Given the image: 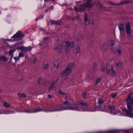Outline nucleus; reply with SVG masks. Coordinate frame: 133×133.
Segmentation results:
<instances>
[{
  "label": "nucleus",
  "instance_id": "1",
  "mask_svg": "<svg viewBox=\"0 0 133 133\" xmlns=\"http://www.w3.org/2000/svg\"><path fill=\"white\" fill-rule=\"evenodd\" d=\"M132 93L129 95L127 99V105L128 110H127L125 108H123L122 110L125 112L126 116L132 118L133 117V114L132 111L133 108V99L131 97Z\"/></svg>",
  "mask_w": 133,
  "mask_h": 133
},
{
  "label": "nucleus",
  "instance_id": "2",
  "mask_svg": "<svg viewBox=\"0 0 133 133\" xmlns=\"http://www.w3.org/2000/svg\"><path fill=\"white\" fill-rule=\"evenodd\" d=\"M70 104V103L68 101H65L64 102L62 105L63 110H76L80 111L81 108H80L78 104H74L71 106L69 105Z\"/></svg>",
  "mask_w": 133,
  "mask_h": 133
},
{
  "label": "nucleus",
  "instance_id": "3",
  "mask_svg": "<svg viewBox=\"0 0 133 133\" xmlns=\"http://www.w3.org/2000/svg\"><path fill=\"white\" fill-rule=\"evenodd\" d=\"M92 0H88L85 3L79 5L80 8H75V11L77 12H82L84 11L86 8H90L92 7L94 3H91Z\"/></svg>",
  "mask_w": 133,
  "mask_h": 133
},
{
  "label": "nucleus",
  "instance_id": "4",
  "mask_svg": "<svg viewBox=\"0 0 133 133\" xmlns=\"http://www.w3.org/2000/svg\"><path fill=\"white\" fill-rule=\"evenodd\" d=\"M24 36V35L21 31H18L11 38H14L13 41H18L21 40Z\"/></svg>",
  "mask_w": 133,
  "mask_h": 133
},
{
  "label": "nucleus",
  "instance_id": "5",
  "mask_svg": "<svg viewBox=\"0 0 133 133\" xmlns=\"http://www.w3.org/2000/svg\"><path fill=\"white\" fill-rule=\"evenodd\" d=\"M72 72V70H71L66 67L65 69L61 72L60 74L61 76L64 77L71 74Z\"/></svg>",
  "mask_w": 133,
  "mask_h": 133
},
{
  "label": "nucleus",
  "instance_id": "6",
  "mask_svg": "<svg viewBox=\"0 0 133 133\" xmlns=\"http://www.w3.org/2000/svg\"><path fill=\"white\" fill-rule=\"evenodd\" d=\"M131 28L130 25L129 23H127L126 24V31L127 34L129 36H131Z\"/></svg>",
  "mask_w": 133,
  "mask_h": 133
},
{
  "label": "nucleus",
  "instance_id": "7",
  "mask_svg": "<svg viewBox=\"0 0 133 133\" xmlns=\"http://www.w3.org/2000/svg\"><path fill=\"white\" fill-rule=\"evenodd\" d=\"M65 43L66 45L65 48L66 51H67L68 50L70 47H73L74 46V44L73 42H70L69 43L68 42L66 41Z\"/></svg>",
  "mask_w": 133,
  "mask_h": 133
},
{
  "label": "nucleus",
  "instance_id": "8",
  "mask_svg": "<svg viewBox=\"0 0 133 133\" xmlns=\"http://www.w3.org/2000/svg\"><path fill=\"white\" fill-rule=\"evenodd\" d=\"M63 108L62 105L59 107L58 108H55L54 110H51L49 109L48 110H45V111L46 112H47L48 111L49 112H54L56 111H60L63 110Z\"/></svg>",
  "mask_w": 133,
  "mask_h": 133
},
{
  "label": "nucleus",
  "instance_id": "9",
  "mask_svg": "<svg viewBox=\"0 0 133 133\" xmlns=\"http://www.w3.org/2000/svg\"><path fill=\"white\" fill-rule=\"evenodd\" d=\"M44 111L43 110L39 108H36L32 110H26L24 112L28 113H35L40 111Z\"/></svg>",
  "mask_w": 133,
  "mask_h": 133
},
{
  "label": "nucleus",
  "instance_id": "10",
  "mask_svg": "<svg viewBox=\"0 0 133 133\" xmlns=\"http://www.w3.org/2000/svg\"><path fill=\"white\" fill-rule=\"evenodd\" d=\"M90 23V21L88 18V16L87 14H85L84 18V24L86 25H89Z\"/></svg>",
  "mask_w": 133,
  "mask_h": 133
},
{
  "label": "nucleus",
  "instance_id": "11",
  "mask_svg": "<svg viewBox=\"0 0 133 133\" xmlns=\"http://www.w3.org/2000/svg\"><path fill=\"white\" fill-rule=\"evenodd\" d=\"M55 50L56 51H57L59 52H61L62 51V46L60 44H58L55 48Z\"/></svg>",
  "mask_w": 133,
  "mask_h": 133
},
{
  "label": "nucleus",
  "instance_id": "12",
  "mask_svg": "<svg viewBox=\"0 0 133 133\" xmlns=\"http://www.w3.org/2000/svg\"><path fill=\"white\" fill-rule=\"evenodd\" d=\"M75 65V64L74 63H71L67 65L66 67L71 70H72V69L74 67Z\"/></svg>",
  "mask_w": 133,
  "mask_h": 133
},
{
  "label": "nucleus",
  "instance_id": "13",
  "mask_svg": "<svg viewBox=\"0 0 133 133\" xmlns=\"http://www.w3.org/2000/svg\"><path fill=\"white\" fill-rule=\"evenodd\" d=\"M50 22L52 24L60 25L61 23V21H59L51 20Z\"/></svg>",
  "mask_w": 133,
  "mask_h": 133
},
{
  "label": "nucleus",
  "instance_id": "14",
  "mask_svg": "<svg viewBox=\"0 0 133 133\" xmlns=\"http://www.w3.org/2000/svg\"><path fill=\"white\" fill-rule=\"evenodd\" d=\"M58 61L56 59H55L54 61V64L55 67L57 68L58 66Z\"/></svg>",
  "mask_w": 133,
  "mask_h": 133
},
{
  "label": "nucleus",
  "instance_id": "15",
  "mask_svg": "<svg viewBox=\"0 0 133 133\" xmlns=\"http://www.w3.org/2000/svg\"><path fill=\"white\" fill-rule=\"evenodd\" d=\"M16 49L20 50L23 52H26V47L23 46H19L16 48Z\"/></svg>",
  "mask_w": 133,
  "mask_h": 133
},
{
  "label": "nucleus",
  "instance_id": "16",
  "mask_svg": "<svg viewBox=\"0 0 133 133\" xmlns=\"http://www.w3.org/2000/svg\"><path fill=\"white\" fill-rule=\"evenodd\" d=\"M75 48L76 51V53L77 54L79 53L80 51L79 45L77 44L75 46Z\"/></svg>",
  "mask_w": 133,
  "mask_h": 133
},
{
  "label": "nucleus",
  "instance_id": "17",
  "mask_svg": "<svg viewBox=\"0 0 133 133\" xmlns=\"http://www.w3.org/2000/svg\"><path fill=\"white\" fill-rule=\"evenodd\" d=\"M106 66L107 73L108 74H110V71L109 65L108 63H107L106 64Z\"/></svg>",
  "mask_w": 133,
  "mask_h": 133
},
{
  "label": "nucleus",
  "instance_id": "18",
  "mask_svg": "<svg viewBox=\"0 0 133 133\" xmlns=\"http://www.w3.org/2000/svg\"><path fill=\"white\" fill-rule=\"evenodd\" d=\"M108 43L111 46H112L115 45L114 41L113 40H109L108 41Z\"/></svg>",
  "mask_w": 133,
  "mask_h": 133
},
{
  "label": "nucleus",
  "instance_id": "19",
  "mask_svg": "<svg viewBox=\"0 0 133 133\" xmlns=\"http://www.w3.org/2000/svg\"><path fill=\"white\" fill-rule=\"evenodd\" d=\"M111 73L112 75L115 76L116 75V72L114 70V66L112 65H111Z\"/></svg>",
  "mask_w": 133,
  "mask_h": 133
},
{
  "label": "nucleus",
  "instance_id": "20",
  "mask_svg": "<svg viewBox=\"0 0 133 133\" xmlns=\"http://www.w3.org/2000/svg\"><path fill=\"white\" fill-rule=\"evenodd\" d=\"M57 82V81H54L51 83V86L49 88V90H51L54 88V86L55 84Z\"/></svg>",
  "mask_w": 133,
  "mask_h": 133
},
{
  "label": "nucleus",
  "instance_id": "21",
  "mask_svg": "<svg viewBox=\"0 0 133 133\" xmlns=\"http://www.w3.org/2000/svg\"><path fill=\"white\" fill-rule=\"evenodd\" d=\"M101 78L100 77H99L98 78L97 80L96 81L95 83H94V85H97L98 83L100 82L101 80Z\"/></svg>",
  "mask_w": 133,
  "mask_h": 133
},
{
  "label": "nucleus",
  "instance_id": "22",
  "mask_svg": "<svg viewBox=\"0 0 133 133\" xmlns=\"http://www.w3.org/2000/svg\"><path fill=\"white\" fill-rule=\"evenodd\" d=\"M118 27L119 30L124 29V25L122 23L118 25Z\"/></svg>",
  "mask_w": 133,
  "mask_h": 133
},
{
  "label": "nucleus",
  "instance_id": "23",
  "mask_svg": "<svg viewBox=\"0 0 133 133\" xmlns=\"http://www.w3.org/2000/svg\"><path fill=\"white\" fill-rule=\"evenodd\" d=\"M0 59L4 61H7L8 60V58L4 56L1 57Z\"/></svg>",
  "mask_w": 133,
  "mask_h": 133
},
{
  "label": "nucleus",
  "instance_id": "24",
  "mask_svg": "<svg viewBox=\"0 0 133 133\" xmlns=\"http://www.w3.org/2000/svg\"><path fill=\"white\" fill-rule=\"evenodd\" d=\"M16 51L15 49L10 50L9 51V54L10 55L13 54V53Z\"/></svg>",
  "mask_w": 133,
  "mask_h": 133
},
{
  "label": "nucleus",
  "instance_id": "25",
  "mask_svg": "<svg viewBox=\"0 0 133 133\" xmlns=\"http://www.w3.org/2000/svg\"><path fill=\"white\" fill-rule=\"evenodd\" d=\"M130 2V1L128 0H126L124 1H123L120 3L121 4H126L129 3Z\"/></svg>",
  "mask_w": 133,
  "mask_h": 133
},
{
  "label": "nucleus",
  "instance_id": "26",
  "mask_svg": "<svg viewBox=\"0 0 133 133\" xmlns=\"http://www.w3.org/2000/svg\"><path fill=\"white\" fill-rule=\"evenodd\" d=\"M18 95L19 97H25V95L24 93H20L18 94Z\"/></svg>",
  "mask_w": 133,
  "mask_h": 133
},
{
  "label": "nucleus",
  "instance_id": "27",
  "mask_svg": "<svg viewBox=\"0 0 133 133\" xmlns=\"http://www.w3.org/2000/svg\"><path fill=\"white\" fill-rule=\"evenodd\" d=\"M104 102V101L103 100L101 99H100L98 100V103L99 105L101 104H103Z\"/></svg>",
  "mask_w": 133,
  "mask_h": 133
},
{
  "label": "nucleus",
  "instance_id": "28",
  "mask_svg": "<svg viewBox=\"0 0 133 133\" xmlns=\"http://www.w3.org/2000/svg\"><path fill=\"white\" fill-rule=\"evenodd\" d=\"M80 104L82 106H88V104L85 102H81L80 103Z\"/></svg>",
  "mask_w": 133,
  "mask_h": 133
},
{
  "label": "nucleus",
  "instance_id": "29",
  "mask_svg": "<svg viewBox=\"0 0 133 133\" xmlns=\"http://www.w3.org/2000/svg\"><path fill=\"white\" fill-rule=\"evenodd\" d=\"M48 65L47 64H46L43 65V68L44 69L46 70L48 69Z\"/></svg>",
  "mask_w": 133,
  "mask_h": 133
},
{
  "label": "nucleus",
  "instance_id": "30",
  "mask_svg": "<svg viewBox=\"0 0 133 133\" xmlns=\"http://www.w3.org/2000/svg\"><path fill=\"white\" fill-rule=\"evenodd\" d=\"M120 35L121 36L123 35L125 33V31L124 29L119 30Z\"/></svg>",
  "mask_w": 133,
  "mask_h": 133
},
{
  "label": "nucleus",
  "instance_id": "31",
  "mask_svg": "<svg viewBox=\"0 0 133 133\" xmlns=\"http://www.w3.org/2000/svg\"><path fill=\"white\" fill-rule=\"evenodd\" d=\"M32 48V47L30 46H29L28 47H26V52L31 51Z\"/></svg>",
  "mask_w": 133,
  "mask_h": 133
},
{
  "label": "nucleus",
  "instance_id": "32",
  "mask_svg": "<svg viewBox=\"0 0 133 133\" xmlns=\"http://www.w3.org/2000/svg\"><path fill=\"white\" fill-rule=\"evenodd\" d=\"M4 106L7 108H8L10 107V105L8 103L6 102H4Z\"/></svg>",
  "mask_w": 133,
  "mask_h": 133
},
{
  "label": "nucleus",
  "instance_id": "33",
  "mask_svg": "<svg viewBox=\"0 0 133 133\" xmlns=\"http://www.w3.org/2000/svg\"><path fill=\"white\" fill-rule=\"evenodd\" d=\"M24 56V54L23 52H21L19 54L18 58H20L21 57H23Z\"/></svg>",
  "mask_w": 133,
  "mask_h": 133
},
{
  "label": "nucleus",
  "instance_id": "34",
  "mask_svg": "<svg viewBox=\"0 0 133 133\" xmlns=\"http://www.w3.org/2000/svg\"><path fill=\"white\" fill-rule=\"evenodd\" d=\"M84 38L82 36H80L78 38V40L79 41H81Z\"/></svg>",
  "mask_w": 133,
  "mask_h": 133
},
{
  "label": "nucleus",
  "instance_id": "35",
  "mask_svg": "<svg viewBox=\"0 0 133 133\" xmlns=\"http://www.w3.org/2000/svg\"><path fill=\"white\" fill-rule=\"evenodd\" d=\"M117 51L119 56H121V55L122 51L121 49H119L117 50Z\"/></svg>",
  "mask_w": 133,
  "mask_h": 133
},
{
  "label": "nucleus",
  "instance_id": "36",
  "mask_svg": "<svg viewBox=\"0 0 133 133\" xmlns=\"http://www.w3.org/2000/svg\"><path fill=\"white\" fill-rule=\"evenodd\" d=\"M109 107L110 109L112 110H114L115 109L114 107L112 105L109 106Z\"/></svg>",
  "mask_w": 133,
  "mask_h": 133
},
{
  "label": "nucleus",
  "instance_id": "37",
  "mask_svg": "<svg viewBox=\"0 0 133 133\" xmlns=\"http://www.w3.org/2000/svg\"><path fill=\"white\" fill-rule=\"evenodd\" d=\"M117 94L115 93H112L111 94V96L112 98L115 97L117 96Z\"/></svg>",
  "mask_w": 133,
  "mask_h": 133
},
{
  "label": "nucleus",
  "instance_id": "38",
  "mask_svg": "<svg viewBox=\"0 0 133 133\" xmlns=\"http://www.w3.org/2000/svg\"><path fill=\"white\" fill-rule=\"evenodd\" d=\"M97 109V108H96V109H94L93 110H87V109H86L85 110H84V109L83 110L84 111H95L96 110H98L97 109Z\"/></svg>",
  "mask_w": 133,
  "mask_h": 133
},
{
  "label": "nucleus",
  "instance_id": "39",
  "mask_svg": "<svg viewBox=\"0 0 133 133\" xmlns=\"http://www.w3.org/2000/svg\"><path fill=\"white\" fill-rule=\"evenodd\" d=\"M14 59L15 60L16 63L17 60H18L19 58L18 57H15L14 58Z\"/></svg>",
  "mask_w": 133,
  "mask_h": 133
},
{
  "label": "nucleus",
  "instance_id": "40",
  "mask_svg": "<svg viewBox=\"0 0 133 133\" xmlns=\"http://www.w3.org/2000/svg\"><path fill=\"white\" fill-rule=\"evenodd\" d=\"M43 17V15H41L38 17L36 19V21H37L40 18Z\"/></svg>",
  "mask_w": 133,
  "mask_h": 133
},
{
  "label": "nucleus",
  "instance_id": "41",
  "mask_svg": "<svg viewBox=\"0 0 133 133\" xmlns=\"http://www.w3.org/2000/svg\"><path fill=\"white\" fill-rule=\"evenodd\" d=\"M107 45H105L104 46V45H103L102 46V48L103 49V50H104V49H107V48H106Z\"/></svg>",
  "mask_w": 133,
  "mask_h": 133
},
{
  "label": "nucleus",
  "instance_id": "42",
  "mask_svg": "<svg viewBox=\"0 0 133 133\" xmlns=\"http://www.w3.org/2000/svg\"><path fill=\"white\" fill-rule=\"evenodd\" d=\"M16 46H17V45H16V43L15 44H14L12 45L10 48H14Z\"/></svg>",
  "mask_w": 133,
  "mask_h": 133
},
{
  "label": "nucleus",
  "instance_id": "43",
  "mask_svg": "<svg viewBox=\"0 0 133 133\" xmlns=\"http://www.w3.org/2000/svg\"><path fill=\"white\" fill-rule=\"evenodd\" d=\"M16 45H17V46L21 44L22 43V42H18L16 43Z\"/></svg>",
  "mask_w": 133,
  "mask_h": 133
},
{
  "label": "nucleus",
  "instance_id": "44",
  "mask_svg": "<svg viewBox=\"0 0 133 133\" xmlns=\"http://www.w3.org/2000/svg\"><path fill=\"white\" fill-rule=\"evenodd\" d=\"M122 64L121 62H118L116 64V65L117 66H119V65H121Z\"/></svg>",
  "mask_w": 133,
  "mask_h": 133
},
{
  "label": "nucleus",
  "instance_id": "45",
  "mask_svg": "<svg viewBox=\"0 0 133 133\" xmlns=\"http://www.w3.org/2000/svg\"><path fill=\"white\" fill-rule=\"evenodd\" d=\"M4 113L6 114H8L10 113V112L8 110H7L4 111Z\"/></svg>",
  "mask_w": 133,
  "mask_h": 133
},
{
  "label": "nucleus",
  "instance_id": "46",
  "mask_svg": "<svg viewBox=\"0 0 133 133\" xmlns=\"http://www.w3.org/2000/svg\"><path fill=\"white\" fill-rule=\"evenodd\" d=\"M59 93L60 94H61L62 95H64L65 94V93H64V92H63L62 91H59Z\"/></svg>",
  "mask_w": 133,
  "mask_h": 133
},
{
  "label": "nucleus",
  "instance_id": "47",
  "mask_svg": "<svg viewBox=\"0 0 133 133\" xmlns=\"http://www.w3.org/2000/svg\"><path fill=\"white\" fill-rule=\"evenodd\" d=\"M105 69V68L104 66H103L101 68V70L102 71H103Z\"/></svg>",
  "mask_w": 133,
  "mask_h": 133
},
{
  "label": "nucleus",
  "instance_id": "48",
  "mask_svg": "<svg viewBox=\"0 0 133 133\" xmlns=\"http://www.w3.org/2000/svg\"><path fill=\"white\" fill-rule=\"evenodd\" d=\"M108 132L109 133H114V131L113 130L109 131H108Z\"/></svg>",
  "mask_w": 133,
  "mask_h": 133
},
{
  "label": "nucleus",
  "instance_id": "49",
  "mask_svg": "<svg viewBox=\"0 0 133 133\" xmlns=\"http://www.w3.org/2000/svg\"><path fill=\"white\" fill-rule=\"evenodd\" d=\"M41 6V5H40L39 6L38 8V9H41L43 8L44 7V6Z\"/></svg>",
  "mask_w": 133,
  "mask_h": 133
},
{
  "label": "nucleus",
  "instance_id": "50",
  "mask_svg": "<svg viewBox=\"0 0 133 133\" xmlns=\"http://www.w3.org/2000/svg\"><path fill=\"white\" fill-rule=\"evenodd\" d=\"M53 6L52 5L49 8V9H50L51 10L52 9H53Z\"/></svg>",
  "mask_w": 133,
  "mask_h": 133
},
{
  "label": "nucleus",
  "instance_id": "51",
  "mask_svg": "<svg viewBox=\"0 0 133 133\" xmlns=\"http://www.w3.org/2000/svg\"><path fill=\"white\" fill-rule=\"evenodd\" d=\"M41 78H40L39 79L38 81V83L39 84H41Z\"/></svg>",
  "mask_w": 133,
  "mask_h": 133
},
{
  "label": "nucleus",
  "instance_id": "52",
  "mask_svg": "<svg viewBox=\"0 0 133 133\" xmlns=\"http://www.w3.org/2000/svg\"><path fill=\"white\" fill-rule=\"evenodd\" d=\"M12 39H4V41H11Z\"/></svg>",
  "mask_w": 133,
  "mask_h": 133
},
{
  "label": "nucleus",
  "instance_id": "53",
  "mask_svg": "<svg viewBox=\"0 0 133 133\" xmlns=\"http://www.w3.org/2000/svg\"><path fill=\"white\" fill-rule=\"evenodd\" d=\"M11 55V59H10V60H11V59L14 56H13V54H12L11 55Z\"/></svg>",
  "mask_w": 133,
  "mask_h": 133
},
{
  "label": "nucleus",
  "instance_id": "54",
  "mask_svg": "<svg viewBox=\"0 0 133 133\" xmlns=\"http://www.w3.org/2000/svg\"><path fill=\"white\" fill-rule=\"evenodd\" d=\"M47 40V38H44V39L43 40V42H45Z\"/></svg>",
  "mask_w": 133,
  "mask_h": 133
},
{
  "label": "nucleus",
  "instance_id": "55",
  "mask_svg": "<svg viewBox=\"0 0 133 133\" xmlns=\"http://www.w3.org/2000/svg\"><path fill=\"white\" fill-rule=\"evenodd\" d=\"M51 1V0H44V1L45 2H47Z\"/></svg>",
  "mask_w": 133,
  "mask_h": 133
},
{
  "label": "nucleus",
  "instance_id": "56",
  "mask_svg": "<svg viewBox=\"0 0 133 133\" xmlns=\"http://www.w3.org/2000/svg\"><path fill=\"white\" fill-rule=\"evenodd\" d=\"M48 11V9L44 11V12H45V13H47V12Z\"/></svg>",
  "mask_w": 133,
  "mask_h": 133
},
{
  "label": "nucleus",
  "instance_id": "57",
  "mask_svg": "<svg viewBox=\"0 0 133 133\" xmlns=\"http://www.w3.org/2000/svg\"><path fill=\"white\" fill-rule=\"evenodd\" d=\"M85 94H86L85 93H83V97H84V96H85Z\"/></svg>",
  "mask_w": 133,
  "mask_h": 133
},
{
  "label": "nucleus",
  "instance_id": "58",
  "mask_svg": "<svg viewBox=\"0 0 133 133\" xmlns=\"http://www.w3.org/2000/svg\"><path fill=\"white\" fill-rule=\"evenodd\" d=\"M48 97L50 98H51L52 97L50 95H48Z\"/></svg>",
  "mask_w": 133,
  "mask_h": 133
},
{
  "label": "nucleus",
  "instance_id": "59",
  "mask_svg": "<svg viewBox=\"0 0 133 133\" xmlns=\"http://www.w3.org/2000/svg\"><path fill=\"white\" fill-rule=\"evenodd\" d=\"M52 2H54L55 1V0H51Z\"/></svg>",
  "mask_w": 133,
  "mask_h": 133
},
{
  "label": "nucleus",
  "instance_id": "60",
  "mask_svg": "<svg viewBox=\"0 0 133 133\" xmlns=\"http://www.w3.org/2000/svg\"><path fill=\"white\" fill-rule=\"evenodd\" d=\"M111 50H112V51H113V49H112V48H111Z\"/></svg>",
  "mask_w": 133,
  "mask_h": 133
},
{
  "label": "nucleus",
  "instance_id": "61",
  "mask_svg": "<svg viewBox=\"0 0 133 133\" xmlns=\"http://www.w3.org/2000/svg\"><path fill=\"white\" fill-rule=\"evenodd\" d=\"M128 130H127V131H126V132H128Z\"/></svg>",
  "mask_w": 133,
  "mask_h": 133
},
{
  "label": "nucleus",
  "instance_id": "62",
  "mask_svg": "<svg viewBox=\"0 0 133 133\" xmlns=\"http://www.w3.org/2000/svg\"><path fill=\"white\" fill-rule=\"evenodd\" d=\"M104 108H106V106H105V105H104Z\"/></svg>",
  "mask_w": 133,
  "mask_h": 133
},
{
  "label": "nucleus",
  "instance_id": "63",
  "mask_svg": "<svg viewBox=\"0 0 133 133\" xmlns=\"http://www.w3.org/2000/svg\"><path fill=\"white\" fill-rule=\"evenodd\" d=\"M132 60L133 61V57H132Z\"/></svg>",
  "mask_w": 133,
  "mask_h": 133
},
{
  "label": "nucleus",
  "instance_id": "64",
  "mask_svg": "<svg viewBox=\"0 0 133 133\" xmlns=\"http://www.w3.org/2000/svg\"><path fill=\"white\" fill-rule=\"evenodd\" d=\"M90 78V79H92V78Z\"/></svg>",
  "mask_w": 133,
  "mask_h": 133
}]
</instances>
